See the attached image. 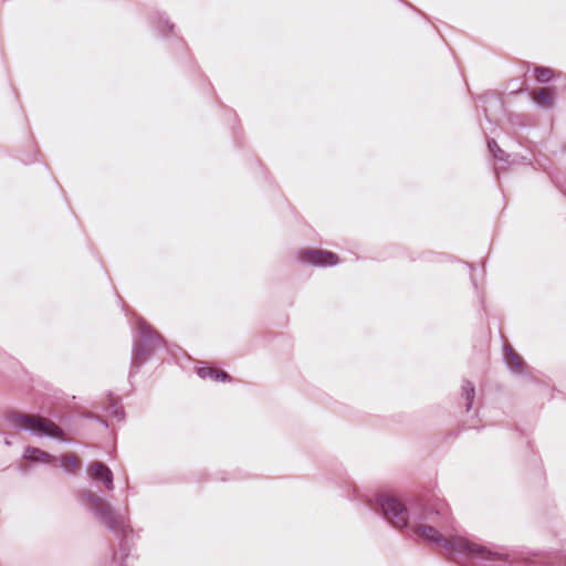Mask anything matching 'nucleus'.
Returning a JSON list of instances; mask_svg holds the SVG:
<instances>
[{
  "label": "nucleus",
  "mask_w": 566,
  "mask_h": 566,
  "mask_svg": "<svg viewBox=\"0 0 566 566\" xmlns=\"http://www.w3.org/2000/svg\"><path fill=\"white\" fill-rule=\"evenodd\" d=\"M439 518L444 523L452 521L450 510L443 502L437 503L433 507L427 509L423 512L420 517L421 521L415 522L412 525L413 533L418 537L427 542L439 544L449 551L468 553L482 559H492L495 556L494 553L482 545L471 543L460 536H446L437 527L427 523L431 522L440 525Z\"/></svg>",
  "instance_id": "obj_1"
},
{
  "label": "nucleus",
  "mask_w": 566,
  "mask_h": 566,
  "mask_svg": "<svg viewBox=\"0 0 566 566\" xmlns=\"http://www.w3.org/2000/svg\"><path fill=\"white\" fill-rule=\"evenodd\" d=\"M8 420L14 428L28 429L36 434L64 439L62 429L50 419L43 417L14 411L9 413Z\"/></svg>",
  "instance_id": "obj_2"
},
{
  "label": "nucleus",
  "mask_w": 566,
  "mask_h": 566,
  "mask_svg": "<svg viewBox=\"0 0 566 566\" xmlns=\"http://www.w3.org/2000/svg\"><path fill=\"white\" fill-rule=\"evenodd\" d=\"M381 507L386 518L397 528L408 524V512L406 506L394 496H385Z\"/></svg>",
  "instance_id": "obj_3"
},
{
  "label": "nucleus",
  "mask_w": 566,
  "mask_h": 566,
  "mask_svg": "<svg viewBox=\"0 0 566 566\" xmlns=\"http://www.w3.org/2000/svg\"><path fill=\"white\" fill-rule=\"evenodd\" d=\"M297 259L301 262L321 266H331L339 262L337 254L321 249L301 250L298 252Z\"/></svg>",
  "instance_id": "obj_4"
},
{
  "label": "nucleus",
  "mask_w": 566,
  "mask_h": 566,
  "mask_svg": "<svg viewBox=\"0 0 566 566\" xmlns=\"http://www.w3.org/2000/svg\"><path fill=\"white\" fill-rule=\"evenodd\" d=\"M88 474L95 481H101L108 490L113 489V474L102 462H92L88 467Z\"/></svg>",
  "instance_id": "obj_5"
},
{
  "label": "nucleus",
  "mask_w": 566,
  "mask_h": 566,
  "mask_svg": "<svg viewBox=\"0 0 566 566\" xmlns=\"http://www.w3.org/2000/svg\"><path fill=\"white\" fill-rule=\"evenodd\" d=\"M532 99L544 108H551L555 102V90L553 87H539L531 93Z\"/></svg>",
  "instance_id": "obj_6"
},
{
  "label": "nucleus",
  "mask_w": 566,
  "mask_h": 566,
  "mask_svg": "<svg viewBox=\"0 0 566 566\" xmlns=\"http://www.w3.org/2000/svg\"><path fill=\"white\" fill-rule=\"evenodd\" d=\"M24 459L32 462L51 463L54 457L39 448L28 447L24 451Z\"/></svg>",
  "instance_id": "obj_7"
},
{
  "label": "nucleus",
  "mask_w": 566,
  "mask_h": 566,
  "mask_svg": "<svg viewBox=\"0 0 566 566\" xmlns=\"http://www.w3.org/2000/svg\"><path fill=\"white\" fill-rule=\"evenodd\" d=\"M198 375L202 379H211L214 381H230L231 377L223 370L212 367H201L198 369Z\"/></svg>",
  "instance_id": "obj_8"
},
{
  "label": "nucleus",
  "mask_w": 566,
  "mask_h": 566,
  "mask_svg": "<svg viewBox=\"0 0 566 566\" xmlns=\"http://www.w3.org/2000/svg\"><path fill=\"white\" fill-rule=\"evenodd\" d=\"M60 462L62 468L70 473L77 472L82 464L80 458L74 453L63 454L60 458Z\"/></svg>",
  "instance_id": "obj_9"
},
{
  "label": "nucleus",
  "mask_w": 566,
  "mask_h": 566,
  "mask_svg": "<svg viewBox=\"0 0 566 566\" xmlns=\"http://www.w3.org/2000/svg\"><path fill=\"white\" fill-rule=\"evenodd\" d=\"M535 80L539 83H547L554 77V71L545 66H536L534 70Z\"/></svg>",
  "instance_id": "obj_10"
},
{
  "label": "nucleus",
  "mask_w": 566,
  "mask_h": 566,
  "mask_svg": "<svg viewBox=\"0 0 566 566\" xmlns=\"http://www.w3.org/2000/svg\"><path fill=\"white\" fill-rule=\"evenodd\" d=\"M507 363L509 366L516 371L521 370L524 364L522 358L516 354L509 355Z\"/></svg>",
  "instance_id": "obj_11"
},
{
  "label": "nucleus",
  "mask_w": 566,
  "mask_h": 566,
  "mask_svg": "<svg viewBox=\"0 0 566 566\" xmlns=\"http://www.w3.org/2000/svg\"><path fill=\"white\" fill-rule=\"evenodd\" d=\"M463 390H464L467 399L469 401L468 408H470L471 403H472V399L474 397V388L470 384H468L467 386L463 387Z\"/></svg>",
  "instance_id": "obj_12"
}]
</instances>
